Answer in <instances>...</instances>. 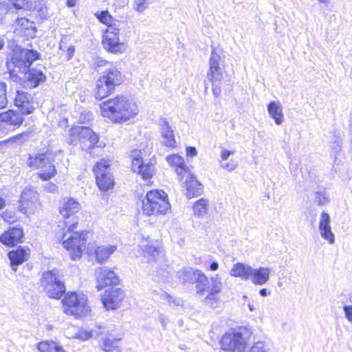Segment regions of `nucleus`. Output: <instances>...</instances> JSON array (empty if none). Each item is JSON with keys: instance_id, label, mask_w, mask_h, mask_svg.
Masks as SVG:
<instances>
[{"instance_id": "obj_1", "label": "nucleus", "mask_w": 352, "mask_h": 352, "mask_svg": "<svg viewBox=\"0 0 352 352\" xmlns=\"http://www.w3.org/2000/svg\"><path fill=\"white\" fill-rule=\"evenodd\" d=\"M80 204L73 198H65L63 200L62 206L60 208V213L65 219L72 217V221H65V223L68 227L69 236L63 241V247L70 252V257L74 261L81 258L82 250L85 248L87 243L86 231L75 232L78 221L74 214L80 210Z\"/></svg>"}, {"instance_id": "obj_17", "label": "nucleus", "mask_w": 352, "mask_h": 352, "mask_svg": "<svg viewBox=\"0 0 352 352\" xmlns=\"http://www.w3.org/2000/svg\"><path fill=\"white\" fill-rule=\"evenodd\" d=\"M22 80L24 87L33 89L38 87L41 82H44L46 80V76L41 70L31 68L25 72Z\"/></svg>"}, {"instance_id": "obj_49", "label": "nucleus", "mask_w": 352, "mask_h": 352, "mask_svg": "<svg viewBox=\"0 0 352 352\" xmlns=\"http://www.w3.org/2000/svg\"><path fill=\"white\" fill-rule=\"evenodd\" d=\"M14 7L19 9H25L28 8L27 0H12Z\"/></svg>"}, {"instance_id": "obj_52", "label": "nucleus", "mask_w": 352, "mask_h": 352, "mask_svg": "<svg viewBox=\"0 0 352 352\" xmlns=\"http://www.w3.org/2000/svg\"><path fill=\"white\" fill-rule=\"evenodd\" d=\"M108 65H114L113 63H109L107 60L98 58H97L96 61V67H107Z\"/></svg>"}, {"instance_id": "obj_7", "label": "nucleus", "mask_w": 352, "mask_h": 352, "mask_svg": "<svg viewBox=\"0 0 352 352\" xmlns=\"http://www.w3.org/2000/svg\"><path fill=\"white\" fill-rule=\"evenodd\" d=\"M194 283H195L197 294L204 296L206 292L208 293L205 298V301L213 299L214 296L221 291L223 285L219 274H215L209 279L200 270L197 272Z\"/></svg>"}, {"instance_id": "obj_50", "label": "nucleus", "mask_w": 352, "mask_h": 352, "mask_svg": "<svg viewBox=\"0 0 352 352\" xmlns=\"http://www.w3.org/2000/svg\"><path fill=\"white\" fill-rule=\"evenodd\" d=\"M43 188L45 191L52 193H54L58 190V186L55 184L50 182L45 184Z\"/></svg>"}, {"instance_id": "obj_40", "label": "nucleus", "mask_w": 352, "mask_h": 352, "mask_svg": "<svg viewBox=\"0 0 352 352\" xmlns=\"http://www.w3.org/2000/svg\"><path fill=\"white\" fill-rule=\"evenodd\" d=\"M208 201L201 198L193 205L194 214L199 217H204L208 211Z\"/></svg>"}, {"instance_id": "obj_20", "label": "nucleus", "mask_w": 352, "mask_h": 352, "mask_svg": "<svg viewBox=\"0 0 352 352\" xmlns=\"http://www.w3.org/2000/svg\"><path fill=\"white\" fill-rule=\"evenodd\" d=\"M30 249L28 247L19 246L16 250L10 251L8 257L10 260L11 267L16 270V267L28 259Z\"/></svg>"}, {"instance_id": "obj_35", "label": "nucleus", "mask_w": 352, "mask_h": 352, "mask_svg": "<svg viewBox=\"0 0 352 352\" xmlns=\"http://www.w3.org/2000/svg\"><path fill=\"white\" fill-rule=\"evenodd\" d=\"M117 249L116 245L99 246L96 250V261L102 263L106 261Z\"/></svg>"}, {"instance_id": "obj_32", "label": "nucleus", "mask_w": 352, "mask_h": 352, "mask_svg": "<svg viewBox=\"0 0 352 352\" xmlns=\"http://www.w3.org/2000/svg\"><path fill=\"white\" fill-rule=\"evenodd\" d=\"M120 338H115L111 335L103 338L101 349L104 352H122L120 346Z\"/></svg>"}, {"instance_id": "obj_6", "label": "nucleus", "mask_w": 352, "mask_h": 352, "mask_svg": "<svg viewBox=\"0 0 352 352\" xmlns=\"http://www.w3.org/2000/svg\"><path fill=\"white\" fill-rule=\"evenodd\" d=\"M40 282L43 290L51 298L60 299L65 293L66 287L60 271L56 268L44 272Z\"/></svg>"}, {"instance_id": "obj_12", "label": "nucleus", "mask_w": 352, "mask_h": 352, "mask_svg": "<svg viewBox=\"0 0 352 352\" xmlns=\"http://www.w3.org/2000/svg\"><path fill=\"white\" fill-rule=\"evenodd\" d=\"M122 28L110 27L104 32L102 43L103 47L113 54L122 53L126 50V45L120 41L119 34Z\"/></svg>"}, {"instance_id": "obj_24", "label": "nucleus", "mask_w": 352, "mask_h": 352, "mask_svg": "<svg viewBox=\"0 0 352 352\" xmlns=\"http://www.w3.org/2000/svg\"><path fill=\"white\" fill-rule=\"evenodd\" d=\"M166 161L171 166L175 168V171L179 181H182L185 177L186 174L189 172L184 158L177 154L168 155Z\"/></svg>"}, {"instance_id": "obj_37", "label": "nucleus", "mask_w": 352, "mask_h": 352, "mask_svg": "<svg viewBox=\"0 0 352 352\" xmlns=\"http://www.w3.org/2000/svg\"><path fill=\"white\" fill-rule=\"evenodd\" d=\"M37 349L39 352H65L60 346L53 341L41 342L38 344Z\"/></svg>"}, {"instance_id": "obj_31", "label": "nucleus", "mask_w": 352, "mask_h": 352, "mask_svg": "<svg viewBox=\"0 0 352 352\" xmlns=\"http://www.w3.org/2000/svg\"><path fill=\"white\" fill-rule=\"evenodd\" d=\"M199 270L191 267H183L177 272V278L184 284L194 283Z\"/></svg>"}, {"instance_id": "obj_63", "label": "nucleus", "mask_w": 352, "mask_h": 352, "mask_svg": "<svg viewBox=\"0 0 352 352\" xmlns=\"http://www.w3.org/2000/svg\"><path fill=\"white\" fill-rule=\"evenodd\" d=\"M77 0H67V5L69 7H73L76 5Z\"/></svg>"}, {"instance_id": "obj_11", "label": "nucleus", "mask_w": 352, "mask_h": 352, "mask_svg": "<svg viewBox=\"0 0 352 352\" xmlns=\"http://www.w3.org/2000/svg\"><path fill=\"white\" fill-rule=\"evenodd\" d=\"M109 163L108 161L101 160L93 168L96 175V184L102 191H107L114 185V179L109 171Z\"/></svg>"}, {"instance_id": "obj_64", "label": "nucleus", "mask_w": 352, "mask_h": 352, "mask_svg": "<svg viewBox=\"0 0 352 352\" xmlns=\"http://www.w3.org/2000/svg\"><path fill=\"white\" fill-rule=\"evenodd\" d=\"M5 205V201L3 198L0 197V209L3 208Z\"/></svg>"}, {"instance_id": "obj_23", "label": "nucleus", "mask_w": 352, "mask_h": 352, "mask_svg": "<svg viewBox=\"0 0 352 352\" xmlns=\"http://www.w3.org/2000/svg\"><path fill=\"white\" fill-rule=\"evenodd\" d=\"M23 236V230L13 227L0 236V241L4 245L14 246L21 241Z\"/></svg>"}, {"instance_id": "obj_19", "label": "nucleus", "mask_w": 352, "mask_h": 352, "mask_svg": "<svg viewBox=\"0 0 352 352\" xmlns=\"http://www.w3.org/2000/svg\"><path fill=\"white\" fill-rule=\"evenodd\" d=\"M161 134L163 138L162 144L166 147L174 148L176 146V140L174 135V131L165 118L160 119Z\"/></svg>"}, {"instance_id": "obj_47", "label": "nucleus", "mask_w": 352, "mask_h": 352, "mask_svg": "<svg viewBox=\"0 0 352 352\" xmlns=\"http://www.w3.org/2000/svg\"><path fill=\"white\" fill-rule=\"evenodd\" d=\"M148 0H134L133 8L142 12L148 7Z\"/></svg>"}, {"instance_id": "obj_58", "label": "nucleus", "mask_w": 352, "mask_h": 352, "mask_svg": "<svg viewBox=\"0 0 352 352\" xmlns=\"http://www.w3.org/2000/svg\"><path fill=\"white\" fill-rule=\"evenodd\" d=\"M167 298H168V300L169 302L174 303L176 305H179V300L178 299H174L173 297H171L169 295L168 296Z\"/></svg>"}, {"instance_id": "obj_2", "label": "nucleus", "mask_w": 352, "mask_h": 352, "mask_svg": "<svg viewBox=\"0 0 352 352\" xmlns=\"http://www.w3.org/2000/svg\"><path fill=\"white\" fill-rule=\"evenodd\" d=\"M100 107L102 115L116 123L128 121L138 113L135 102L123 95L103 102Z\"/></svg>"}, {"instance_id": "obj_34", "label": "nucleus", "mask_w": 352, "mask_h": 352, "mask_svg": "<svg viewBox=\"0 0 352 352\" xmlns=\"http://www.w3.org/2000/svg\"><path fill=\"white\" fill-rule=\"evenodd\" d=\"M234 153L233 151L227 149H223L221 152V160L219 161L220 166L228 171L234 170L238 166V163L234 160L227 162L229 157Z\"/></svg>"}, {"instance_id": "obj_59", "label": "nucleus", "mask_w": 352, "mask_h": 352, "mask_svg": "<svg viewBox=\"0 0 352 352\" xmlns=\"http://www.w3.org/2000/svg\"><path fill=\"white\" fill-rule=\"evenodd\" d=\"M259 294L261 296H267L270 294V292L265 288H263L260 289Z\"/></svg>"}, {"instance_id": "obj_27", "label": "nucleus", "mask_w": 352, "mask_h": 352, "mask_svg": "<svg viewBox=\"0 0 352 352\" xmlns=\"http://www.w3.org/2000/svg\"><path fill=\"white\" fill-rule=\"evenodd\" d=\"M271 270L268 267H259L258 269L252 268L250 272V279L252 282L258 285H262L267 283L270 278Z\"/></svg>"}, {"instance_id": "obj_30", "label": "nucleus", "mask_w": 352, "mask_h": 352, "mask_svg": "<svg viewBox=\"0 0 352 352\" xmlns=\"http://www.w3.org/2000/svg\"><path fill=\"white\" fill-rule=\"evenodd\" d=\"M96 16L100 22L108 26L107 28L110 27L124 28L125 25L124 21L113 19L108 11H101L99 13H96Z\"/></svg>"}, {"instance_id": "obj_48", "label": "nucleus", "mask_w": 352, "mask_h": 352, "mask_svg": "<svg viewBox=\"0 0 352 352\" xmlns=\"http://www.w3.org/2000/svg\"><path fill=\"white\" fill-rule=\"evenodd\" d=\"M30 137V133L28 132H23L20 134H18L12 138L13 141L16 143H23L28 140V139Z\"/></svg>"}, {"instance_id": "obj_56", "label": "nucleus", "mask_w": 352, "mask_h": 352, "mask_svg": "<svg viewBox=\"0 0 352 352\" xmlns=\"http://www.w3.org/2000/svg\"><path fill=\"white\" fill-rule=\"evenodd\" d=\"M219 268V263L217 261H212L209 267L210 270L216 271Z\"/></svg>"}, {"instance_id": "obj_8", "label": "nucleus", "mask_w": 352, "mask_h": 352, "mask_svg": "<svg viewBox=\"0 0 352 352\" xmlns=\"http://www.w3.org/2000/svg\"><path fill=\"white\" fill-rule=\"evenodd\" d=\"M62 303L64 312L76 317L85 315L90 311L87 297L76 292L67 294L62 300Z\"/></svg>"}, {"instance_id": "obj_22", "label": "nucleus", "mask_w": 352, "mask_h": 352, "mask_svg": "<svg viewBox=\"0 0 352 352\" xmlns=\"http://www.w3.org/2000/svg\"><path fill=\"white\" fill-rule=\"evenodd\" d=\"M185 186L186 196L190 199L200 195L203 191L202 184L196 179L195 177L188 172L185 175Z\"/></svg>"}, {"instance_id": "obj_10", "label": "nucleus", "mask_w": 352, "mask_h": 352, "mask_svg": "<svg viewBox=\"0 0 352 352\" xmlns=\"http://www.w3.org/2000/svg\"><path fill=\"white\" fill-rule=\"evenodd\" d=\"M221 348L223 350L231 351L232 352H244L245 348H247V341L243 336L241 329L234 330L226 333L221 340Z\"/></svg>"}, {"instance_id": "obj_44", "label": "nucleus", "mask_w": 352, "mask_h": 352, "mask_svg": "<svg viewBox=\"0 0 352 352\" xmlns=\"http://www.w3.org/2000/svg\"><path fill=\"white\" fill-rule=\"evenodd\" d=\"M94 118V114L91 111L82 110L80 112L78 118L79 122L85 124L91 121Z\"/></svg>"}, {"instance_id": "obj_38", "label": "nucleus", "mask_w": 352, "mask_h": 352, "mask_svg": "<svg viewBox=\"0 0 352 352\" xmlns=\"http://www.w3.org/2000/svg\"><path fill=\"white\" fill-rule=\"evenodd\" d=\"M343 136L344 134L342 132L334 131L333 133V136L329 144L330 148L334 154H338L341 151Z\"/></svg>"}, {"instance_id": "obj_39", "label": "nucleus", "mask_w": 352, "mask_h": 352, "mask_svg": "<svg viewBox=\"0 0 352 352\" xmlns=\"http://www.w3.org/2000/svg\"><path fill=\"white\" fill-rule=\"evenodd\" d=\"M142 251L144 258H146L148 263L155 262L157 257L160 254L159 249L153 245L144 246Z\"/></svg>"}, {"instance_id": "obj_21", "label": "nucleus", "mask_w": 352, "mask_h": 352, "mask_svg": "<svg viewBox=\"0 0 352 352\" xmlns=\"http://www.w3.org/2000/svg\"><path fill=\"white\" fill-rule=\"evenodd\" d=\"M319 230L321 236L327 241L330 244L335 241L334 234L330 226V216L326 212H322L319 221Z\"/></svg>"}, {"instance_id": "obj_55", "label": "nucleus", "mask_w": 352, "mask_h": 352, "mask_svg": "<svg viewBox=\"0 0 352 352\" xmlns=\"http://www.w3.org/2000/svg\"><path fill=\"white\" fill-rule=\"evenodd\" d=\"M186 155L190 157H193L197 155V150L195 147L188 146L186 148Z\"/></svg>"}, {"instance_id": "obj_16", "label": "nucleus", "mask_w": 352, "mask_h": 352, "mask_svg": "<svg viewBox=\"0 0 352 352\" xmlns=\"http://www.w3.org/2000/svg\"><path fill=\"white\" fill-rule=\"evenodd\" d=\"M124 296V291L120 288L107 289L102 296V302L107 309H116Z\"/></svg>"}, {"instance_id": "obj_14", "label": "nucleus", "mask_w": 352, "mask_h": 352, "mask_svg": "<svg viewBox=\"0 0 352 352\" xmlns=\"http://www.w3.org/2000/svg\"><path fill=\"white\" fill-rule=\"evenodd\" d=\"M40 205L37 192L30 186L25 187L19 200L20 210L23 213L33 212Z\"/></svg>"}, {"instance_id": "obj_18", "label": "nucleus", "mask_w": 352, "mask_h": 352, "mask_svg": "<svg viewBox=\"0 0 352 352\" xmlns=\"http://www.w3.org/2000/svg\"><path fill=\"white\" fill-rule=\"evenodd\" d=\"M34 98L27 91H17L14 99V105L21 109L22 114L28 115L33 112L34 107L32 104Z\"/></svg>"}, {"instance_id": "obj_41", "label": "nucleus", "mask_w": 352, "mask_h": 352, "mask_svg": "<svg viewBox=\"0 0 352 352\" xmlns=\"http://www.w3.org/2000/svg\"><path fill=\"white\" fill-rule=\"evenodd\" d=\"M21 54L22 56L25 60L26 63H28V66H31L32 63L40 58L39 53L34 50H28L25 49L21 50Z\"/></svg>"}, {"instance_id": "obj_46", "label": "nucleus", "mask_w": 352, "mask_h": 352, "mask_svg": "<svg viewBox=\"0 0 352 352\" xmlns=\"http://www.w3.org/2000/svg\"><path fill=\"white\" fill-rule=\"evenodd\" d=\"M16 23L18 26L21 27L23 29H34V28L33 27L34 23L24 17L18 18L16 21Z\"/></svg>"}, {"instance_id": "obj_25", "label": "nucleus", "mask_w": 352, "mask_h": 352, "mask_svg": "<svg viewBox=\"0 0 352 352\" xmlns=\"http://www.w3.org/2000/svg\"><path fill=\"white\" fill-rule=\"evenodd\" d=\"M89 132V127L82 126H74L69 129V135L67 138V142L69 145L76 146L81 143V140L85 135Z\"/></svg>"}, {"instance_id": "obj_62", "label": "nucleus", "mask_w": 352, "mask_h": 352, "mask_svg": "<svg viewBox=\"0 0 352 352\" xmlns=\"http://www.w3.org/2000/svg\"><path fill=\"white\" fill-rule=\"evenodd\" d=\"M159 320L160 322L162 324L164 327L166 325L165 317L164 315L161 314L159 317Z\"/></svg>"}, {"instance_id": "obj_36", "label": "nucleus", "mask_w": 352, "mask_h": 352, "mask_svg": "<svg viewBox=\"0 0 352 352\" xmlns=\"http://www.w3.org/2000/svg\"><path fill=\"white\" fill-rule=\"evenodd\" d=\"M11 61L14 65L13 72H21L24 74L28 69H30V67L28 66V63H26L21 53L19 54H14Z\"/></svg>"}, {"instance_id": "obj_42", "label": "nucleus", "mask_w": 352, "mask_h": 352, "mask_svg": "<svg viewBox=\"0 0 352 352\" xmlns=\"http://www.w3.org/2000/svg\"><path fill=\"white\" fill-rule=\"evenodd\" d=\"M8 103L7 84L4 82H0V109L6 108Z\"/></svg>"}, {"instance_id": "obj_61", "label": "nucleus", "mask_w": 352, "mask_h": 352, "mask_svg": "<svg viewBox=\"0 0 352 352\" xmlns=\"http://www.w3.org/2000/svg\"><path fill=\"white\" fill-rule=\"evenodd\" d=\"M318 2L321 4H323L325 6H328L331 3V0H318Z\"/></svg>"}, {"instance_id": "obj_4", "label": "nucleus", "mask_w": 352, "mask_h": 352, "mask_svg": "<svg viewBox=\"0 0 352 352\" xmlns=\"http://www.w3.org/2000/svg\"><path fill=\"white\" fill-rule=\"evenodd\" d=\"M143 214L147 216L166 214L170 209L167 194L163 190L148 191L142 201Z\"/></svg>"}, {"instance_id": "obj_29", "label": "nucleus", "mask_w": 352, "mask_h": 352, "mask_svg": "<svg viewBox=\"0 0 352 352\" xmlns=\"http://www.w3.org/2000/svg\"><path fill=\"white\" fill-rule=\"evenodd\" d=\"M21 114L13 110H9L0 114V121L14 126H20L23 122Z\"/></svg>"}, {"instance_id": "obj_54", "label": "nucleus", "mask_w": 352, "mask_h": 352, "mask_svg": "<svg viewBox=\"0 0 352 352\" xmlns=\"http://www.w3.org/2000/svg\"><path fill=\"white\" fill-rule=\"evenodd\" d=\"M91 336H92L91 332H89L87 331L80 332L78 335V337L83 340H87L89 339Z\"/></svg>"}, {"instance_id": "obj_26", "label": "nucleus", "mask_w": 352, "mask_h": 352, "mask_svg": "<svg viewBox=\"0 0 352 352\" xmlns=\"http://www.w3.org/2000/svg\"><path fill=\"white\" fill-rule=\"evenodd\" d=\"M89 132L90 133H87L88 134L85 135L83 140H81L80 146L82 150L91 154V150L96 147L104 146V144H98L99 136L95 133L91 128H89Z\"/></svg>"}, {"instance_id": "obj_5", "label": "nucleus", "mask_w": 352, "mask_h": 352, "mask_svg": "<svg viewBox=\"0 0 352 352\" xmlns=\"http://www.w3.org/2000/svg\"><path fill=\"white\" fill-rule=\"evenodd\" d=\"M54 162V156L49 151L30 154L27 160L29 167L40 170L38 177L44 181H47L56 175V169Z\"/></svg>"}, {"instance_id": "obj_13", "label": "nucleus", "mask_w": 352, "mask_h": 352, "mask_svg": "<svg viewBox=\"0 0 352 352\" xmlns=\"http://www.w3.org/2000/svg\"><path fill=\"white\" fill-rule=\"evenodd\" d=\"M140 151L134 150L132 152L131 168L134 173L141 175L142 179L147 180L151 179L155 172L154 163L149 160L146 162L140 155Z\"/></svg>"}, {"instance_id": "obj_60", "label": "nucleus", "mask_w": 352, "mask_h": 352, "mask_svg": "<svg viewBox=\"0 0 352 352\" xmlns=\"http://www.w3.org/2000/svg\"><path fill=\"white\" fill-rule=\"evenodd\" d=\"M5 46V40L4 38L0 36V51L4 48Z\"/></svg>"}, {"instance_id": "obj_3", "label": "nucleus", "mask_w": 352, "mask_h": 352, "mask_svg": "<svg viewBox=\"0 0 352 352\" xmlns=\"http://www.w3.org/2000/svg\"><path fill=\"white\" fill-rule=\"evenodd\" d=\"M123 75L116 65H108L96 81L95 97L102 100L115 90L123 82Z\"/></svg>"}, {"instance_id": "obj_43", "label": "nucleus", "mask_w": 352, "mask_h": 352, "mask_svg": "<svg viewBox=\"0 0 352 352\" xmlns=\"http://www.w3.org/2000/svg\"><path fill=\"white\" fill-rule=\"evenodd\" d=\"M315 201L319 206H324L329 202V195L325 190H318L315 193Z\"/></svg>"}, {"instance_id": "obj_28", "label": "nucleus", "mask_w": 352, "mask_h": 352, "mask_svg": "<svg viewBox=\"0 0 352 352\" xmlns=\"http://www.w3.org/2000/svg\"><path fill=\"white\" fill-rule=\"evenodd\" d=\"M267 111L270 116L277 125H280L284 121L282 105L279 102L272 101L267 104Z\"/></svg>"}, {"instance_id": "obj_51", "label": "nucleus", "mask_w": 352, "mask_h": 352, "mask_svg": "<svg viewBox=\"0 0 352 352\" xmlns=\"http://www.w3.org/2000/svg\"><path fill=\"white\" fill-rule=\"evenodd\" d=\"M344 311L346 318L352 322V306L346 305L344 307Z\"/></svg>"}, {"instance_id": "obj_57", "label": "nucleus", "mask_w": 352, "mask_h": 352, "mask_svg": "<svg viewBox=\"0 0 352 352\" xmlns=\"http://www.w3.org/2000/svg\"><path fill=\"white\" fill-rule=\"evenodd\" d=\"M67 47V43H66V42H65L63 39H62V40L60 41V42L59 49H60V50L65 51V50H66Z\"/></svg>"}, {"instance_id": "obj_45", "label": "nucleus", "mask_w": 352, "mask_h": 352, "mask_svg": "<svg viewBox=\"0 0 352 352\" xmlns=\"http://www.w3.org/2000/svg\"><path fill=\"white\" fill-rule=\"evenodd\" d=\"M244 352H266L265 344L263 342H255L250 349H249L247 345V348H245Z\"/></svg>"}, {"instance_id": "obj_9", "label": "nucleus", "mask_w": 352, "mask_h": 352, "mask_svg": "<svg viewBox=\"0 0 352 352\" xmlns=\"http://www.w3.org/2000/svg\"><path fill=\"white\" fill-rule=\"evenodd\" d=\"M221 60L220 54L212 47L209 58V69L207 72V78L212 83V94L219 98L221 93V81L223 78L222 69L219 67Z\"/></svg>"}, {"instance_id": "obj_53", "label": "nucleus", "mask_w": 352, "mask_h": 352, "mask_svg": "<svg viewBox=\"0 0 352 352\" xmlns=\"http://www.w3.org/2000/svg\"><path fill=\"white\" fill-rule=\"evenodd\" d=\"M67 52V59L70 60L74 55L75 53V47L74 45H69L66 49Z\"/></svg>"}, {"instance_id": "obj_15", "label": "nucleus", "mask_w": 352, "mask_h": 352, "mask_svg": "<svg viewBox=\"0 0 352 352\" xmlns=\"http://www.w3.org/2000/svg\"><path fill=\"white\" fill-rule=\"evenodd\" d=\"M95 275L97 280L96 287L98 290H101L109 285H116L120 281L116 273L107 267L96 268Z\"/></svg>"}, {"instance_id": "obj_33", "label": "nucleus", "mask_w": 352, "mask_h": 352, "mask_svg": "<svg viewBox=\"0 0 352 352\" xmlns=\"http://www.w3.org/2000/svg\"><path fill=\"white\" fill-rule=\"evenodd\" d=\"M252 267L241 263L234 265L230 270V275L234 277H241L243 279H250V272Z\"/></svg>"}]
</instances>
